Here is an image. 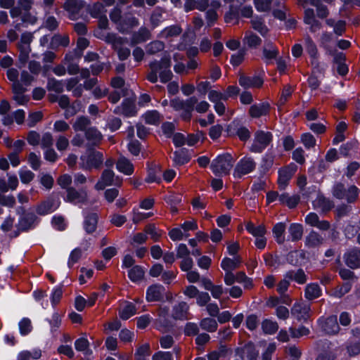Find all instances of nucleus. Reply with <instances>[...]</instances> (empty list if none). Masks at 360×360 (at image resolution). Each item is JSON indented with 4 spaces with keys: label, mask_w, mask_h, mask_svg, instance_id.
<instances>
[{
    "label": "nucleus",
    "mask_w": 360,
    "mask_h": 360,
    "mask_svg": "<svg viewBox=\"0 0 360 360\" xmlns=\"http://www.w3.org/2000/svg\"><path fill=\"white\" fill-rule=\"evenodd\" d=\"M171 61L169 56L163 57L160 61L155 60L149 64L150 71L147 75V79L151 83H156L158 75L160 82L167 83L171 80L173 74L170 70Z\"/></svg>",
    "instance_id": "f257e3e1"
},
{
    "label": "nucleus",
    "mask_w": 360,
    "mask_h": 360,
    "mask_svg": "<svg viewBox=\"0 0 360 360\" xmlns=\"http://www.w3.org/2000/svg\"><path fill=\"white\" fill-rule=\"evenodd\" d=\"M234 159L229 153L218 155L211 163L210 168L217 176L226 175L233 167Z\"/></svg>",
    "instance_id": "f03ea898"
},
{
    "label": "nucleus",
    "mask_w": 360,
    "mask_h": 360,
    "mask_svg": "<svg viewBox=\"0 0 360 360\" xmlns=\"http://www.w3.org/2000/svg\"><path fill=\"white\" fill-rule=\"evenodd\" d=\"M197 101L198 98L195 96H191L185 101L176 98L170 101V105L175 110L181 112V116L184 120H189Z\"/></svg>",
    "instance_id": "7ed1b4c3"
},
{
    "label": "nucleus",
    "mask_w": 360,
    "mask_h": 360,
    "mask_svg": "<svg viewBox=\"0 0 360 360\" xmlns=\"http://www.w3.org/2000/svg\"><path fill=\"white\" fill-rule=\"evenodd\" d=\"M103 162V153L91 150L80 157V167L83 169H98Z\"/></svg>",
    "instance_id": "20e7f679"
},
{
    "label": "nucleus",
    "mask_w": 360,
    "mask_h": 360,
    "mask_svg": "<svg viewBox=\"0 0 360 360\" xmlns=\"http://www.w3.org/2000/svg\"><path fill=\"white\" fill-rule=\"evenodd\" d=\"M105 40L111 44L113 48L117 50L119 58L122 60L127 59L130 55V50L127 48H122L125 39L121 37H118L112 33H107L105 36Z\"/></svg>",
    "instance_id": "39448f33"
},
{
    "label": "nucleus",
    "mask_w": 360,
    "mask_h": 360,
    "mask_svg": "<svg viewBox=\"0 0 360 360\" xmlns=\"http://www.w3.org/2000/svg\"><path fill=\"white\" fill-rule=\"evenodd\" d=\"M272 135L270 132L259 131L255 133L250 150L253 153H262L271 143Z\"/></svg>",
    "instance_id": "423d86ee"
},
{
    "label": "nucleus",
    "mask_w": 360,
    "mask_h": 360,
    "mask_svg": "<svg viewBox=\"0 0 360 360\" xmlns=\"http://www.w3.org/2000/svg\"><path fill=\"white\" fill-rule=\"evenodd\" d=\"M256 167V162L250 157H244L236 164L233 176L235 178H241L243 176L250 174Z\"/></svg>",
    "instance_id": "0eeeda50"
},
{
    "label": "nucleus",
    "mask_w": 360,
    "mask_h": 360,
    "mask_svg": "<svg viewBox=\"0 0 360 360\" xmlns=\"http://www.w3.org/2000/svg\"><path fill=\"white\" fill-rule=\"evenodd\" d=\"M122 179L118 176L115 177V173L113 171L109 169H105L98 180L95 185L96 190H103L106 186L111 185H120Z\"/></svg>",
    "instance_id": "6e6552de"
},
{
    "label": "nucleus",
    "mask_w": 360,
    "mask_h": 360,
    "mask_svg": "<svg viewBox=\"0 0 360 360\" xmlns=\"http://www.w3.org/2000/svg\"><path fill=\"white\" fill-rule=\"evenodd\" d=\"M310 309L309 304L296 302L291 309V314L298 321H307L309 317Z\"/></svg>",
    "instance_id": "1a4fd4ad"
},
{
    "label": "nucleus",
    "mask_w": 360,
    "mask_h": 360,
    "mask_svg": "<svg viewBox=\"0 0 360 360\" xmlns=\"http://www.w3.org/2000/svg\"><path fill=\"white\" fill-rule=\"evenodd\" d=\"M85 2L83 0H67L63 5V8L68 11L71 20H76Z\"/></svg>",
    "instance_id": "9d476101"
},
{
    "label": "nucleus",
    "mask_w": 360,
    "mask_h": 360,
    "mask_svg": "<svg viewBox=\"0 0 360 360\" xmlns=\"http://www.w3.org/2000/svg\"><path fill=\"white\" fill-rule=\"evenodd\" d=\"M87 193L84 190L77 191L75 188H68L65 200L71 203H83L86 200Z\"/></svg>",
    "instance_id": "9b49d317"
},
{
    "label": "nucleus",
    "mask_w": 360,
    "mask_h": 360,
    "mask_svg": "<svg viewBox=\"0 0 360 360\" xmlns=\"http://www.w3.org/2000/svg\"><path fill=\"white\" fill-rule=\"evenodd\" d=\"M270 105L266 102H262L252 105L249 109V115L252 118H259L269 114Z\"/></svg>",
    "instance_id": "f8f14e48"
},
{
    "label": "nucleus",
    "mask_w": 360,
    "mask_h": 360,
    "mask_svg": "<svg viewBox=\"0 0 360 360\" xmlns=\"http://www.w3.org/2000/svg\"><path fill=\"white\" fill-rule=\"evenodd\" d=\"M238 83L245 89L260 88L264 83V80L259 76L248 77L242 75L238 79Z\"/></svg>",
    "instance_id": "ddd939ff"
},
{
    "label": "nucleus",
    "mask_w": 360,
    "mask_h": 360,
    "mask_svg": "<svg viewBox=\"0 0 360 360\" xmlns=\"http://www.w3.org/2000/svg\"><path fill=\"white\" fill-rule=\"evenodd\" d=\"M12 89L13 93V99L17 102L18 105H25L28 101L29 97L24 94L26 89L20 83H16L12 85Z\"/></svg>",
    "instance_id": "4468645a"
},
{
    "label": "nucleus",
    "mask_w": 360,
    "mask_h": 360,
    "mask_svg": "<svg viewBox=\"0 0 360 360\" xmlns=\"http://www.w3.org/2000/svg\"><path fill=\"white\" fill-rule=\"evenodd\" d=\"M165 288L160 284L153 285L148 288L146 290V300L148 302L160 300L164 294Z\"/></svg>",
    "instance_id": "2eb2a0df"
},
{
    "label": "nucleus",
    "mask_w": 360,
    "mask_h": 360,
    "mask_svg": "<svg viewBox=\"0 0 360 360\" xmlns=\"http://www.w3.org/2000/svg\"><path fill=\"white\" fill-rule=\"evenodd\" d=\"M305 222L311 226H315L321 230H328L330 224L327 221H320L318 215L314 212H310L305 217Z\"/></svg>",
    "instance_id": "dca6fc26"
},
{
    "label": "nucleus",
    "mask_w": 360,
    "mask_h": 360,
    "mask_svg": "<svg viewBox=\"0 0 360 360\" xmlns=\"http://www.w3.org/2000/svg\"><path fill=\"white\" fill-rule=\"evenodd\" d=\"M346 264L352 269L360 266V250L353 249L345 255Z\"/></svg>",
    "instance_id": "f3484780"
},
{
    "label": "nucleus",
    "mask_w": 360,
    "mask_h": 360,
    "mask_svg": "<svg viewBox=\"0 0 360 360\" xmlns=\"http://www.w3.org/2000/svg\"><path fill=\"white\" fill-rule=\"evenodd\" d=\"M59 206L58 200H48L40 204L37 208V212L41 215L49 214L56 210Z\"/></svg>",
    "instance_id": "a211bd4d"
},
{
    "label": "nucleus",
    "mask_w": 360,
    "mask_h": 360,
    "mask_svg": "<svg viewBox=\"0 0 360 360\" xmlns=\"http://www.w3.org/2000/svg\"><path fill=\"white\" fill-rule=\"evenodd\" d=\"M322 329L328 334H335L339 331V326L336 316H330L325 321H319Z\"/></svg>",
    "instance_id": "6ab92c4d"
},
{
    "label": "nucleus",
    "mask_w": 360,
    "mask_h": 360,
    "mask_svg": "<svg viewBox=\"0 0 360 360\" xmlns=\"http://www.w3.org/2000/svg\"><path fill=\"white\" fill-rule=\"evenodd\" d=\"M139 20L132 15L125 16L122 22L118 24V30L123 33H127L134 27L139 25Z\"/></svg>",
    "instance_id": "aec40b11"
},
{
    "label": "nucleus",
    "mask_w": 360,
    "mask_h": 360,
    "mask_svg": "<svg viewBox=\"0 0 360 360\" xmlns=\"http://www.w3.org/2000/svg\"><path fill=\"white\" fill-rule=\"evenodd\" d=\"M116 167L120 172L125 175H131L134 172L133 164L123 156L120 157L117 160Z\"/></svg>",
    "instance_id": "412c9836"
},
{
    "label": "nucleus",
    "mask_w": 360,
    "mask_h": 360,
    "mask_svg": "<svg viewBox=\"0 0 360 360\" xmlns=\"http://www.w3.org/2000/svg\"><path fill=\"white\" fill-rule=\"evenodd\" d=\"M312 203L314 209L322 212L328 211L333 207L332 202L320 194H317L316 199L313 200Z\"/></svg>",
    "instance_id": "4be33fe9"
},
{
    "label": "nucleus",
    "mask_w": 360,
    "mask_h": 360,
    "mask_svg": "<svg viewBox=\"0 0 360 360\" xmlns=\"http://www.w3.org/2000/svg\"><path fill=\"white\" fill-rule=\"evenodd\" d=\"M292 176V172L288 167L282 168L278 170V184L280 189H285L286 188Z\"/></svg>",
    "instance_id": "5701e85b"
},
{
    "label": "nucleus",
    "mask_w": 360,
    "mask_h": 360,
    "mask_svg": "<svg viewBox=\"0 0 360 360\" xmlns=\"http://www.w3.org/2000/svg\"><path fill=\"white\" fill-rule=\"evenodd\" d=\"M278 49L274 46L271 41L266 40L263 48V56L268 63L271 60L276 58L278 55Z\"/></svg>",
    "instance_id": "b1692460"
},
{
    "label": "nucleus",
    "mask_w": 360,
    "mask_h": 360,
    "mask_svg": "<svg viewBox=\"0 0 360 360\" xmlns=\"http://www.w3.org/2000/svg\"><path fill=\"white\" fill-rule=\"evenodd\" d=\"M117 113L122 114L126 117H132L136 115L135 107L129 100L123 101L121 107H117L115 110Z\"/></svg>",
    "instance_id": "393cba45"
},
{
    "label": "nucleus",
    "mask_w": 360,
    "mask_h": 360,
    "mask_svg": "<svg viewBox=\"0 0 360 360\" xmlns=\"http://www.w3.org/2000/svg\"><path fill=\"white\" fill-rule=\"evenodd\" d=\"M321 293L322 290L317 283H309L305 288L304 296L309 300L319 297Z\"/></svg>",
    "instance_id": "a878e982"
},
{
    "label": "nucleus",
    "mask_w": 360,
    "mask_h": 360,
    "mask_svg": "<svg viewBox=\"0 0 360 360\" xmlns=\"http://www.w3.org/2000/svg\"><path fill=\"white\" fill-rule=\"evenodd\" d=\"M323 238L316 231H311L305 238V245L314 248L322 244Z\"/></svg>",
    "instance_id": "bb28decb"
},
{
    "label": "nucleus",
    "mask_w": 360,
    "mask_h": 360,
    "mask_svg": "<svg viewBox=\"0 0 360 360\" xmlns=\"http://www.w3.org/2000/svg\"><path fill=\"white\" fill-rule=\"evenodd\" d=\"M352 287V283L349 281L344 283L342 285L334 288L329 293V295L340 299L345 294L348 293Z\"/></svg>",
    "instance_id": "cd10ccee"
},
{
    "label": "nucleus",
    "mask_w": 360,
    "mask_h": 360,
    "mask_svg": "<svg viewBox=\"0 0 360 360\" xmlns=\"http://www.w3.org/2000/svg\"><path fill=\"white\" fill-rule=\"evenodd\" d=\"M288 240L292 241H297L302 237L303 227L300 224H291L288 228Z\"/></svg>",
    "instance_id": "c85d7f7f"
},
{
    "label": "nucleus",
    "mask_w": 360,
    "mask_h": 360,
    "mask_svg": "<svg viewBox=\"0 0 360 360\" xmlns=\"http://www.w3.org/2000/svg\"><path fill=\"white\" fill-rule=\"evenodd\" d=\"M98 216L95 213L89 214L84 217V228L86 233H93L97 226Z\"/></svg>",
    "instance_id": "c756f323"
},
{
    "label": "nucleus",
    "mask_w": 360,
    "mask_h": 360,
    "mask_svg": "<svg viewBox=\"0 0 360 360\" xmlns=\"http://www.w3.org/2000/svg\"><path fill=\"white\" fill-rule=\"evenodd\" d=\"M188 311L187 303L181 302L174 307L172 316L176 319H187Z\"/></svg>",
    "instance_id": "7c9ffc66"
},
{
    "label": "nucleus",
    "mask_w": 360,
    "mask_h": 360,
    "mask_svg": "<svg viewBox=\"0 0 360 360\" xmlns=\"http://www.w3.org/2000/svg\"><path fill=\"white\" fill-rule=\"evenodd\" d=\"M161 180V168L158 165H151L148 171L146 181L148 183L160 182Z\"/></svg>",
    "instance_id": "2f4dec72"
},
{
    "label": "nucleus",
    "mask_w": 360,
    "mask_h": 360,
    "mask_svg": "<svg viewBox=\"0 0 360 360\" xmlns=\"http://www.w3.org/2000/svg\"><path fill=\"white\" fill-rule=\"evenodd\" d=\"M245 229L249 233L255 238L264 236L266 232V227L264 224H259L256 226L252 221L247 222Z\"/></svg>",
    "instance_id": "473e14b6"
},
{
    "label": "nucleus",
    "mask_w": 360,
    "mask_h": 360,
    "mask_svg": "<svg viewBox=\"0 0 360 360\" xmlns=\"http://www.w3.org/2000/svg\"><path fill=\"white\" fill-rule=\"evenodd\" d=\"M150 37V31L146 27H141L138 32H134L131 38V44H136L148 40Z\"/></svg>",
    "instance_id": "72a5a7b5"
},
{
    "label": "nucleus",
    "mask_w": 360,
    "mask_h": 360,
    "mask_svg": "<svg viewBox=\"0 0 360 360\" xmlns=\"http://www.w3.org/2000/svg\"><path fill=\"white\" fill-rule=\"evenodd\" d=\"M14 0H0V6L3 8H11V18H15L22 15V11L19 7L13 6Z\"/></svg>",
    "instance_id": "f704fd0d"
},
{
    "label": "nucleus",
    "mask_w": 360,
    "mask_h": 360,
    "mask_svg": "<svg viewBox=\"0 0 360 360\" xmlns=\"http://www.w3.org/2000/svg\"><path fill=\"white\" fill-rule=\"evenodd\" d=\"M304 41L305 50L310 56L311 60L317 58L318 49L312 39L309 35H307L304 37Z\"/></svg>",
    "instance_id": "c9c22d12"
},
{
    "label": "nucleus",
    "mask_w": 360,
    "mask_h": 360,
    "mask_svg": "<svg viewBox=\"0 0 360 360\" xmlns=\"http://www.w3.org/2000/svg\"><path fill=\"white\" fill-rule=\"evenodd\" d=\"M181 32V29L178 25H171L164 28L158 34L160 38H171L179 35Z\"/></svg>",
    "instance_id": "e433bc0d"
},
{
    "label": "nucleus",
    "mask_w": 360,
    "mask_h": 360,
    "mask_svg": "<svg viewBox=\"0 0 360 360\" xmlns=\"http://www.w3.org/2000/svg\"><path fill=\"white\" fill-rule=\"evenodd\" d=\"M85 136L89 143L91 145L98 144L102 139L101 133L94 127L87 129Z\"/></svg>",
    "instance_id": "4c0bfd02"
},
{
    "label": "nucleus",
    "mask_w": 360,
    "mask_h": 360,
    "mask_svg": "<svg viewBox=\"0 0 360 360\" xmlns=\"http://www.w3.org/2000/svg\"><path fill=\"white\" fill-rule=\"evenodd\" d=\"M136 313V309L134 304L131 302H126L120 308V316L124 320L129 319L131 316Z\"/></svg>",
    "instance_id": "58836bf2"
},
{
    "label": "nucleus",
    "mask_w": 360,
    "mask_h": 360,
    "mask_svg": "<svg viewBox=\"0 0 360 360\" xmlns=\"http://www.w3.org/2000/svg\"><path fill=\"white\" fill-rule=\"evenodd\" d=\"M285 229V224L283 222L276 224L273 228L274 236L276 242L279 244H282L285 241L284 232Z\"/></svg>",
    "instance_id": "ea45409f"
},
{
    "label": "nucleus",
    "mask_w": 360,
    "mask_h": 360,
    "mask_svg": "<svg viewBox=\"0 0 360 360\" xmlns=\"http://www.w3.org/2000/svg\"><path fill=\"white\" fill-rule=\"evenodd\" d=\"M243 42L250 48H257L262 43V39L252 32H245Z\"/></svg>",
    "instance_id": "a19ab883"
},
{
    "label": "nucleus",
    "mask_w": 360,
    "mask_h": 360,
    "mask_svg": "<svg viewBox=\"0 0 360 360\" xmlns=\"http://www.w3.org/2000/svg\"><path fill=\"white\" fill-rule=\"evenodd\" d=\"M36 219V216L32 214H29L21 217L18 222L19 229L25 231L30 229L34 224Z\"/></svg>",
    "instance_id": "79ce46f5"
},
{
    "label": "nucleus",
    "mask_w": 360,
    "mask_h": 360,
    "mask_svg": "<svg viewBox=\"0 0 360 360\" xmlns=\"http://www.w3.org/2000/svg\"><path fill=\"white\" fill-rule=\"evenodd\" d=\"M41 356V351L39 349H34L32 351H22L18 355V360L39 359Z\"/></svg>",
    "instance_id": "37998d69"
},
{
    "label": "nucleus",
    "mask_w": 360,
    "mask_h": 360,
    "mask_svg": "<svg viewBox=\"0 0 360 360\" xmlns=\"http://www.w3.org/2000/svg\"><path fill=\"white\" fill-rule=\"evenodd\" d=\"M285 278L294 280L299 284H303L307 281V276L302 269H298L296 271H288L285 274Z\"/></svg>",
    "instance_id": "c03bdc74"
},
{
    "label": "nucleus",
    "mask_w": 360,
    "mask_h": 360,
    "mask_svg": "<svg viewBox=\"0 0 360 360\" xmlns=\"http://www.w3.org/2000/svg\"><path fill=\"white\" fill-rule=\"evenodd\" d=\"M172 158L175 165H183L190 160L186 151L183 149L175 151Z\"/></svg>",
    "instance_id": "a18cd8bd"
},
{
    "label": "nucleus",
    "mask_w": 360,
    "mask_h": 360,
    "mask_svg": "<svg viewBox=\"0 0 360 360\" xmlns=\"http://www.w3.org/2000/svg\"><path fill=\"white\" fill-rule=\"evenodd\" d=\"M143 117L147 124L153 125L158 124L161 120V116L157 110L147 111Z\"/></svg>",
    "instance_id": "49530a36"
},
{
    "label": "nucleus",
    "mask_w": 360,
    "mask_h": 360,
    "mask_svg": "<svg viewBox=\"0 0 360 360\" xmlns=\"http://www.w3.org/2000/svg\"><path fill=\"white\" fill-rule=\"evenodd\" d=\"M251 24L252 28L257 31L262 37H266L267 35L269 29L261 18H254L251 20Z\"/></svg>",
    "instance_id": "de8ad7c7"
},
{
    "label": "nucleus",
    "mask_w": 360,
    "mask_h": 360,
    "mask_svg": "<svg viewBox=\"0 0 360 360\" xmlns=\"http://www.w3.org/2000/svg\"><path fill=\"white\" fill-rule=\"evenodd\" d=\"M32 328V321L29 318H22L18 323L19 332L22 336L30 334Z\"/></svg>",
    "instance_id": "09e8293b"
},
{
    "label": "nucleus",
    "mask_w": 360,
    "mask_h": 360,
    "mask_svg": "<svg viewBox=\"0 0 360 360\" xmlns=\"http://www.w3.org/2000/svg\"><path fill=\"white\" fill-rule=\"evenodd\" d=\"M240 263L239 258L230 259L228 257L224 258L221 263V268L226 271H232L237 268Z\"/></svg>",
    "instance_id": "8fccbe9b"
},
{
    "label": "nucleus",
    "mask_w": 360,
    "mask_h": 360,
    "mask_svg": "<svg viewBox=\"0 0 360 360\" xmlns=\"http://www.w3.org/2000/svg\"><path fill=\"white\" fill-rule=\"evenodd\" d=\"M300 200L297 195L290 196L288 193H283L279 195V202L282 204H285L290 208L295 207Z\"/></svg>",
    "instance_id": "3c124183"
},
{
    "label": "nucleus",
    "mask_w": 360,
    "mask_h": 360,
    "mask_svg": "<svg viewBox=\"0 0 360 360\" xmlns=\"http://www.w3.org/2000/svg\"><path fill=\"white\" fill-rule=\"evenodd\" d=\"M145 271L141 266H134L128 271V276L133 282H136L143 278Z\"/></svg>",
    "instance_id": "603ef678"
},
{
    "label": "nucleus",
    "mask_w": 360,
    "mask_h": 360,
    "mask_svg": "<svg viewBox=\"0 0 360 360\" xmlns=\"http://www.w3.org/2000/svg\"><path fill=\"white\" fill-rule=\"evenodd\" d=\"M262 328L264 333L271 335L278 330V325L276 321L265 319L262 323Z\"/></svg>",
    "instance_id": "864d4df0"
},
{
    "label": "nucleus",
    "mask_w": 360,
    "mask_h": 360,
    "mask_svg": "<svg viewBox=\"0 0 360 360\" xmlns=\"http://www.w3.org/2000/svg\"><path fill=\"white\" fill-rule=\"evenodd\" d=\"M64 86L63 80H57L55 78H50L48 80L47 88L49 91L60 93L63 91Z\"/></svg>",
    "instance_id": "5fc2aeb1"
},
{
    "label": "nucleus",
    "mask_w": 360,
    "mask_h": 360,
    "mask_svg": "<svg viewBox=\"0 0 360 360\" xmlns=\"http://www.w3.org/2000/svg\"><path fill=\"white\" fill-rule=\"evenodd\" d=\"M69 43L70 39L68 35H55L52 37L51 46L53 49L57 48L59 46H68Z\"/></svg>",
    "instance_id": "6e6d98bb"
},
{
    "label": "nucleus",
    "mask_w": 360,
    "mask_h": 360,
    "mask_svg": "<svg viewBox=\"0 0 360 360\" xmlns=\"http://www.w3.org/2000/svg\"><path fill=\"white\" fill-rule=\"evenodd\" d=\"M333 39V34L330 32H323L320 37V45L323 47L328 54H332V49L328 45Z\"/></svg>",
    "instance_id": "4d7b16f0"
},
{
    "label": "nucleus",
    "mask_w": 360,
    "mask_h": 360,
    "mask_svg": "<svg viewBox=\"0 0 360 360\" xmlns=\"http://www.w3.org/2000/svg\"><path fill=\"white\" fill-rule=\"evenodd\" d=\"M360 172V165L357 162H352L347 166L345 175L348 179H352L353 176H355L359 174Z\"/></svg>",
    "instance_id": "13d9d810"
},
{
    "label": "nucleus",
    "mask_w": 360,
    "mask_h": 360,
    "mask_svg": "<svg viewBox=\"0 0 360 360\" xmlns=\"http://www.w3.org/2000/svg\"><path fill=\"white\" fill-rule=\"evenodd\" d=\"M274 160V155L269 152L266 153L262 158L261 162L260 167L262 169V172L264 173L267 172L273 166Z\"/></svg>",
    "instance_id": "bf43d9fd"
},
{
    "label": "nucleus",
    "mask_w": 360,
    "mask_h": 360,
    "mask_svg": "<svg viewBox=\"0 0 360 360\" xmlns=\"http://www.w3.org/2000/svg\"><path fill=\"white\" fill-rule=\"evenodd\" d=\"M150 355V347L145 344L139 347L135 352L136 360H148Z\"/></svg>",
    "instance_id": "052dcab7"
},
{
    "label": "nucleus",
    "mask_w": 360,
    "mask_h": 360,
    "mask_svg": "<svg viewBox=\"0 0 360 360\" xmlns=\"http://www.w3.org/2000/svg\"><path fill=\"white\" fill-rule=\"evenodd\" d=\"M359 189L354 185L350 186L345 192V199L348 202H355L359 197Z\"/></svg>",
    "instance_id": "680f3d73"
},
{
    "label": "nucleus",
    "mask_w": 360,
    "mask_h": 360,
    "mask_svg": "<svg viewBox=\"0 0 360 360\" xmlns=\"http://www.w3.org/2000/svg\"><path fill=\"white\" fill-rule=\"evenodd\" d=\"M200 327L208 332H214L217 328V323L213 319L205 318L200 322Z\"/></svg>",
    "instance_id": "e2e57ef3"
},
{
    "label": "nucleus",
    "mask_w": 360,
    "mask_h": 360,
    "mask_svg": "<svg viewBox=\"0 0 360 360\" xmlns=\"http://www.w3.org/2000/svg\"><path fill=\"white\" fill-rule=\"evenodd\" d=\"M165 49V44L160 41H153L146 46V52L149 54H155Z\"/></svg>",
    "instance_id": "0e129e2a"
},
{
    "label": "nucleus",
    "mask_w": 360,
    "mask_h": 360,
    "mask_svg": "<svg viewBox=\"0 0 360 360\" xmlns=\"http://www.w3.org/2000/svg\"><path fill=\"white\" fill-rule=\"evenodd\" d=\"M90 120L86 117H78L75 122L73 124V129L75 131H86V127L89 125Z\"/></svg>",
    "instance_id": "69168bd1"
},
{
    "label": "nucleus",
    "mask_w": 360,
    "mask_h": 360,
    "mask_svg": "<svg viewBox=\"0 0 360 360\" xmlns=\"http://www.w3.org/2000/svg\"><path fill=\"white\" fill-rule=\"evenodd\" d=\"M82 109V104L79 101H76L73 102L71 105L69 104L68 108L65 110V118H69L76 113L79 112Z\"/></svg>",
    "instance_id": "338daca9"
},
{
    "label": "nucleus",
    "mask_w": 360,
    "mask_h": 360,
    "mask_svg": "<svg viewBox=\"0 0 360 360\" xmlns=\"http://www.w3.org/2000/svg\"><path fill=\"white\" fill-rule=\"evenodd\" d=\"M239 17L238 9L233 5L230 6V10L225 14L224 20L226 22H236Z\"/></svg>",
    "instance_id": "774afa93"
}]
</instances>
